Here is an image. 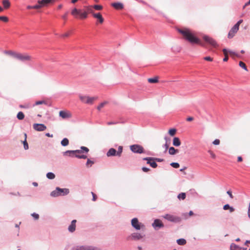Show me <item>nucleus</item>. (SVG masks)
I'll return each mask as SVG.
<instances>
[{
    "instance_id": "nucleus-1",
    "label": "nucleus",
    "mask_w": 250,
    "mask_h": 250,
    "mask_svg": "<svg viewBox=\"0 0 250 250\" xmlns=\"http://www.w3.org/2000/svg\"><path fill=\"white\" fill-rule=\"evenodd\" d=\"M178 32L182 35L183 38L190 44L203 45L201 41L197 38L195 33L190 29L187 28L179 29Z\"/></svg>"
},
{
    "instance_id": "nucleus-2",
    "label": "nucleus",
    "mask_w": 250,
    "mask_h": 250,
    "mask_svg": "<svg viewBox=\"0 0 250 250\" xmlns=\"http://www.w3.org/2000/svg\"><path fill=\"white\" fill-rule=\"evenodd\" d=\"M4 53L22 62L30 61L32 59L31 56L26 53L22 54L11 50L5 51Z\"/></svg>"
},
{
    "instance_id": "nucleus-3",
    "label": "nucleus",
    "mask_w": 250,
    "mask_h": 250,
    "mask_svg": "<svg viewBox=\"0 0 250 250\" xmlns=\"http://www.w3.org/2000/svg\"><path fill=\"white\" fill-rule=\"evenodd\" d=\"M71 14L76 18L80 19H85L87 18V12L83 11L81 9H78L76 8L73 9Z\"/></svg>"
},
{
    "instance_id": "nucleus-4",
    "label": "nucleus",
    "mask_w": 250,
    "mask_h": 250,
    "mask_svg": "<svg viewBox=\"0 0 250 250\" xmlns=\"http://www.w3.org/2000/svg\"><path fill=\"white\" fill-rule=\"evenodd\" d=\"M69 192V190L68 188H61L57 187L55 190L51 192L50 195L53 197H57L67 195Z\"/></svg>"
},
{
    "instance_id": "nucleus-5",
    "label": "nucleus",
    "mask_w": 250,
    "mask_h": 250,
    "mask_svg": "<svg viewBox=\"0 0 250 250\" xmlns=\"http://www.w3.org/2000/svg\"><path fill=\"white\" fill-rule=\"evenodd\" d=\"M81 150H67L63 152L64 155H68L71 157L74 156L76 153H82L83 152H85L86 153H88L89 151V149L85 146H82L81 147Z\"/></svg>"
},
{
    "instance_id": "nucleus-6",
    "label": "nucleus",
    "mask_w": 250,
    "mask_h": 250,
    "mask_svg": "<svg viewBox=\"0 0 250 250\" xmlns=\"http://www.w3.org/2000/svg\"><path fill=\"white\" fill-rule=\"evenodd\" d=\"M123 152V146H119L118 148V151L113 148H111L109 149L106 153V155L108 157L118 156L120 157Z\"/></svg>"
},
{
    "instance_id": "nucleus-7",
    "label": "nucleus",
    "mask_w": 250,
    "mask_h": 250,
    "mask_svg": "<svg viewBox=\"0 0 250 250\" xmlns=\"http://www.w3.org/2000/svg\"><path fill=\"white\" fill-rule=\"evenodd\" d=\"M79 98L83 103L87 104H92L93 102L97 99L96 97H90L83 95H80Z\"/></svg>"
},
{
    "instance_id": "nucleus-8",
    "label": "nucleus",
    "mask_w": 250,
    "mask_h": 250,
    "mask_svg": "<svg viewBox=\"0 0 250 250\" xmlns=\"http://www.w3.org/2000/svg\"><path fill=\"white\" fill-rule=\"evenodd\" d=\"M203 39L205 41V42H206L207 43H208L211 46L214 47H217L218 46V44L216 42V41L212 38L207 35H204L203 37Z\"/></svg>"
},
{
    "instance_id": "nucleus-9",
    "label": "nucleus",
    "mask_w": 250,
    "mask_h": 250,
    "mask_svg": "<svg viewBox=\"0 0 250 250\" xmlns=\"http://www.w3.org/2000/svg\"><path fill=\"white\" fill-rule=\"evenodd\" d=\"M130 148L134 153L141 154L144 152V147L139 145H133L130 146Z\"/></svg>"
},
{
    "instance_id": "nucleus-10",
    "label": "nucleus",
    "mask_w": 250,
    "mask_h": 250,
    "mask_svg": "<svg viewBox=\"0 0 250 250\" xmlns=\"http://www.w3.org/2000/svg\"><path fill=\"white\" fill-rule=\"evenodd\" d=\"M131 225L136 230H140L141 228L144 227V225L139 222L137 218H134L131 220Z\"/></svg>"
},
{
    "instance_id": "nucleus-11",
    "label": "nucleus",
    "mask_w": 250,
    "mask_h": 250,
    "mask_svg": "<svg viewBox=\"0 0 250 250\" xmlns=\"http://www.w3.org/2000/svg\"><path fill=\"white\" fill-rule=\"evenodd\" d=\"M54 1L55 0H39L37 1V4L39 9L43 7L47 6L48 4H49L50 3H53Z\"/></svg>"
},
{
    "instance_id": "nucleus-12",
    "label": "nucleus",
    "mask_w": 250,
    "mask_h": 250,
    "mask_svg": "<svg viewBox=\"0 0 250 250\" xmlns=\"http://www.w3.org/2000/svg\"><path fill=\"white\" fill-rule=\"evenodd\" d=\"M164 218L169 221L175 223L180 222L181 220L180 217L168 214H166Z\"/></svg>"
},
{
    "instance_id": "nucleus-13",
    "label": "nucleus",
    "mask_w": 250,
    "mask_h": 250,
    "mask_svg": "<svg viewBox=\"0 0 250 250\" xmlns=\"http://www.w3.org/2000/svg\"><path fill=\"white\" fill-rule=\"evenodd\" d=\"M144 160L147 161V164H149L152 167L156 168L157 167V164L154 161V158L146 157L143 159Z\"/></svg>"
},
{
    "instance_id": "nucleus-14",
    "label": "nucleus",
    "mask_w": 250,
    "mask_h": 250,
    "mask_svg": "<svg viewBox=\"0 0 250 250\" xmlns=\"http://www.w3.org/2000/svg\"><path fill=\"white\" fill-rule=\"evenodd\" d=\"M59 116L62 119H68L72 117L70 112L67 110H61L59 112Z\"/></svg>"
},
{
    "instance_id": "nucleus-15",
    "label": "nucleus",
    "mask_w": 250,
    "mask_h": 250,
    "mask_svg": "<svg viewBox=\"0 0 250 250\" xmlns=\"http://www.w3.org/2000/svg\"><path fill=\"white\" fill-rule=\"evenodd\" d=\"M33 126V128L38 131H44L46 129V126L42 124H34Z\"/></svg>"
},
{
    "instance_id": "nucleus-16",
    "label": "nucleus",
    "mask_w": 250,
    "mask_h": 250,
    "mask_svg": "<svg viewBox=\"0 0 250 250\" xmlns=\"http://www.w3.org/2000/svg\"><path fill=\"white\" fill-rule=\"evenodd\" d=\"M143 237V236L141 234L135 232L132 233L131 235L127 238V239L132 240H139L142 239Z\"/></svg>"
},
{
    "instance_id": "nucleus-17",
    "label": "nucleus",
    "mask_w": 250,
    "mask_h": 250,
    "mask_svg": "<svg viewBox=\"0 0 250 250\" xmlns=\"http://www.w3.org/2000/svg\"><path fill=\"white\" fill-rule=\"evenodd\" d=\"M239 28L234 25L229 31L228 35V38L229 39L232 38L235 36V34L237 32Z\"/></svg>"
},
{
    "instance_id": "nucleus-18",
    "label": "nucleus",
    "mask_w": 250,
    "mask_h": 250,
    "mask_svg": "<svg viewBox=\"0 0 250 250\" xmlns=\"http://www.w3.org/2000/svg\"><path fill=\"white\" fill-rule=\"evenodd\" d=\"M76 220H73L71 221L70 225L68 226V230L70 232H73L76 229Z\"/></svg>"
},
{
    "instance_id": "nucleus-19",
    "label": "nucleus",
    "mask_w": 250,
    "mask_h": 250,
    "mask_svg": "<svg viewBox=\"0 0 250 250\" xmlns=\"http://www.w3.org/2000/svg\"><path fill=\"white\" fill-rule=\"evenodd\" d=\"M95 248L92 246H81L77 247L72 250H94Z\"/></svg>"
},
{
    "instance_id": "nucleus-20",
    "label": "nucleus",
    "mask_w": 250,
    "mask_h": 250,
    "mask_svg": "<svg viewBox=\"0 0 250 250\" xmlns=\"http://www.w3.org/2000/svg\"><path fill=\"white\" fill-rule=\"evenodd\" d=\"M154 228H162L164 227V225L162 221L159 219H155L154 223L152 224Z\"/></svg>"
},
{
    "instance_id": "nucleus-21",
    "label": "nucleus",
    "mask_w": 250,
    "mask_h": 250,
    "mask_svg": "<svg viewBox=\"0 0 250 250\" xmlns=\"http://www.w3.org/2000/svg\"><path fill=\"white\" fill-rule=\"evenodd\" d=\"M93 16L94 18H96L99 22L101 24H102L104 22V19L103 18L102 15L100 13H93Z\"/></svg>"
},
{
    "instance_id": "nucleus-22",
    "label": "nucleus",
    "mask_w": 250,
    "mask_h": 250,
    "mask_svg": "<svg viewBox=\"0 0 250 250\" xmlns=\"http://www.w3.org/2000/svg\"><path fill=\"white\" fill-rule=\"evenodd\" d=\"M111 5L117 10H121L124 8L123 4L121 2L112 3Z\"/></svg>"
},
{
    "instance_id": "nucleus-23",
    "label": "nucleus",
    "mask_w": 250,
    "mask_h": 250,
    "mask_svg": "<svg viewBox=\"0 0 250 250\" xmlns=\"http://www.w3.org/2000/svg\"><path fill=\"white\" fill-rule=\"evenodd\" d=\"M2 4L3 6V9H8L11 6V3L9 0H2Z\"/></svg>"
},
{
    "instance_id": "nucleus-24",
    "label": "nucleus",
    "mask_w": 250,
    "mask_h": 250,
    "mask_svg": "<svg viewBox=\"0 0 250 250\" xmlns=\"http://www.w3.org/2000/svg\"><path fill=\"white\" fill-rule=\"evenodd\" d=\"M223 209L224 210H229V212L231 213L234 211L235 208L232 207H230L229 204H226L223 206Z\"/></svg>"
},
{
    "instance_id": "nucleus-25",
    "label": "nucleus",
    "mask_w": 250,
    "mask_h": 250,
    "mask_svg": "<svg viewBox=\"0 0 250 250\" xmlns=\"http://www.w3.org/2000/svg\"><path fill=\"white\" fill-rule=\"evenodd\" d=\"M173 145L175 146H179L181 145V141L179 138L174 137L173 140Z\"/></svg>"
},
{
    "instance_id": "nucleus-26",
    "label": "nucleus",
    "mask_w": 250,
    "mask_h": 250,
    "mask_svg": "<svg viewBox=\"0 0 250 250\" xmlns=\"http://www.w3.org/2000/svg\"><path fill=\"white\" fill-rule=\"evenodd\" d=\"M178 152L179 150L178 149H175L173 147H170L168 150V153L170 155H174Z\"/></svg>"
},
{
    "instance_id": "nucleus-27",
    "label": "nucleus",
    "mask_w": 250,
    "mask_h": 250,
    "mask_svg": "<svg viewBox=\"0 0 250 250\" xmlns=\"http://www.w3.org/2000/svg\"><path fill=\"white\" fill-rule=\"evenodd\" d=\"M241 248L234 243H232L230 247V250H241Z\"/></svg>"
},
{
    "instance_id": "nucleus-28",
    "label": "nucleus",
    "mask_w": 250,
    "mask_h": 250,
    "mask_svg": "<svg viewBox=\"0 0 250 250\" xmlns=\"http://www.w3.org/2000/svg\"><path fill=\"white\" fill-rule=\"evenodd\" d=\"M17 117L20 120H23L24 118V114L22 112L20 111L18 113Z\"/></svg>"
},
{
    "instance_id": "nucleus-29",
    "label": "nucleus",
    "mask_w": 250,
    "mask_h": 250,
    "mask_svg": "<svg viewBox=\"0 0 250 250\" xmlns=\"http://www.w3.org/2000/svg\"><path fill=\"white\" fill-rule=\"evenodd\" d=\"M69 144V140L67 138H64L62 139V140L61 141V145L62 146H65L68 145Z\"/></svg>"
},
{
    "instance_id": "nucleus-30",
    "label": "nucleus",
    "mask_w": 250,
    "mask_h": 250,
    "mask_svg": "<svg viewBox=\"0 0 250 250\" xmlns=\"http://www.w3.org/2000/svg\"><path fill=\"white\" fill-rule=\"evenodd\" d=\"M81 153H76L75 154V156L79 159H86L87 158L86 155L84 154H81Z\"/></svg>"
},
{
    "instance_id": "nucleus-31",
    "label": "nucleus",
    "mask_w": 250,
    "mask_h": 250,
    "mask_svg": "<svg viewBox=\"0 0 250 250\" xmlns=\"http://www.w3.org/2000/svg\"><path fill=\"white\" fill-rule=\"evenodd\" d=\"M177 243L179 245H184L186 244V240L183 238L179 239L177 240Z\"/></svg>"
},
{
    "instance_id": "nucleus-32",
    "label": "nucleus",
    "mask_w": 250,
    "mask_h": 250,
    "mask_svg": "<svg viewBox=\"0 0 250 250\" xmlns=\"http://www.w3.org/2000/svg\"><path fill=\"white\" fill-rule=\"evenodd\" d=\"M24 136H25V140L23 142V146H24V148L25 150H27L28 149V143L26 141V137H27V135H26V134H24Z\"/></svg>"
},
{
    "instance_id": "nucleus-33",
    "label": "nucleus",
    "mask_w": 250,
    "mask_h": 250,
    "mask_svg": "<svg viewBox=\"0 0 250 250\" xmlns=\"http://www.w3.org/2000/svg\"><path fill=\"white\" fill-rule=\"evenodd\" d=\"M148 82L149 83H157L158 82V79L157 77L149 78L148 79Z\"/></svg>"
},
{
    "instance_id": "nucleus-34",
    "label": "nucleus",
    "mask_w": 250,
    "mask_h": 250,
    "mask_svg": "<svg viewBox=\"0 0 250 250\" xmlns=\"http://www.w3.org/2000/svg\"><path fill=\"white\" fill-rule=\"evenodd\" d=\"M46 177L49 179H53L55 177V175L53 173L48 172L46 174Z\"/></svg>"
},
{
    "instance_id": "nucleus-35",
    "label": "nucleus",
    "mask_w": 250,
    "mask_h": 250,
    "mask_svg": "<svg viewBox=\"0 0 250 250\" xmlns=\"http://www.w3.org/2000/svg\"><path fill=\"white\" fill-rule=\"evenodd\" d=\"M93 6H88L86 7V11H85L86 12H87V14L88 13H91V14H93L94 13L93 12Z\"/></svg>"
},
{
    "instance_id": "nucleus-36",
    "label": "nucleus",
    "mask_w": 250,
    "mask_h": 250,
    "mask_svg": "<svg viewBox=\"0 0 250 250\" xmlns=\"http://www.w3.org/2000/svg\"><path fill=\"white\" fill-rule=\"evenodd\" d=\"M186 196V195L185 193H181L178 195V198L180 200V199L184 200L185 199Z\"/></svg>"
},
{
    "instance_id": "nucleus-37",
    "label": "nucleus",
    "mask_w": 250,
    "mask_h": 250,
    "mask_svg": "<svg viewBox=\"0 0 250 250\" xmlns=\"http://www.w3.org/2000/svg\"><path fill=\"white\" fill-rule=\"evenodd\" d=\"M26 8L27 9H37V10L39 9L37 4L35 5H33V6L28 5L26 7Z\"/></svg>"
},
{
    "instance_id": "nucleus-38",
    "label": "nucleus",
    "mask_w": 250,
    "mask_h": 250,
    "mask_svg": "<svg viewBox=\"0 0 250 250\" xmlns=\"http://www.w3.org/2000/svg\"><path fill=\"white\" fill-rule=\"evenodd\" d=\"M239 66L241 67L244 68L245 70L248 71L247 68V66H246L245 63H244L243 62L240 61L239 62Z\"/></svg>"
},
{
    "instance_id": "nucleus-39",
    "label": "nucleus",
    "mask_w": 250,
    "mask_h": 250,
    "mask_svg": "<svg viewBox=\"0 0 250 250\" xmlns=\"http://www.w3.org/2000/svg\"><path fill=\"white\" fill-rule=\"evenodd\" d=\"M176 132V130L174 128L170 129L168 131V133H169V135L171 136H174Z\"/></svg>"
},
{
    "instance_id": "nucleus-40",
    "label": "nucleus",
    "mask_w": 250,
    "mask_h": 250,
    "mask_svg": "<svg viewBox=\"0 0 250 250\" xmlns=\"http://www.w3.org/2000/svg\"><path fill=\"white\" fill-rule=\"evenodd\" d=\"M93 7L96 10H101L103 9V6L101 5H94Z\"/></svg>"
},
{
    "instance_id": "nucleus-41",
    "label": "nucleus",
    "mask_w": 250,
    "mask_h": 250,
    "mask_svg": "<svg viewBox=\"0 0 250 250\" xmlns=\"http://www.w3.org/2000/svg\"><path fill=\"white\" fill-rule=\"evenodd\" d=\"M8 18L6 16H0V21L7 22L8 21Z\"/></svg>"
},
{
    "instance_id": "nucleus-42",
    "label": "nucleus",
    "mask_w": 250,
    "mask_h": 250,
    "mask_svg": "<svg viewBox=\"0 0 250 250\" xmlns=\"http://www.w3.org/2000/svg\"><path fill=\"white\" fill-rule=\"evenodd\" d=\"M93 164H94V162L93 161H91L90 159H88L87 160V162H86V165L87 167H90Z\"/></svg>"
},
{
    "instance_id": "nucleus-43",
    "label": "nucleus",
    "mask_w": 250,
    "mask_h": 250,
    "mask_svg": "<svg viewBox=\"0 0 250 250\" xmlns=\"http://www.w3.org/2000/svg\"><path fill=\"white\" fill-rule=\"evenodd\" d=\"M170 166H172L173 167L176 168H177L179 167H180V165L178 163H174V162L171 163L170 164Z\"/></svg>"
},
{
    "instance_id": "nucleus-44",
    "label": "nucleus",
    "mask_w": 250,
    "mask_h": 250,
    "mask_svg": "<svg viewBox=\"0 0 250 250\" xmlns=\"http://www.w3.org/2000/svg\"><path fill=\"white\" fill-rule=\"evenodd\" d=\"M229 53L230 56L233 58H234L235 57H238V55L235 52H234L233 51H229Z\"/></svg>"
},
{
    "instance_id": "nucleus-45",
    "label": "nucleus",
    "mask_w": 250,
    "mask_h": 250,
    "mask_svg": "<svg viewBox=\"0 0 250 250\" xmlns=\"http://www.w3.org/2000/svg\"><path fill=\"white\" fill-rule=\"evenodd\" d=\"M208 152L209 153V154L210 155L211 157L213 158V159H215L216 158V155L211 150H208Z\"/></svg>"
},
{
    "instance_id": "nucleus-46",
    "label": "nucleus",
    "mask_w": 250,
    "mask_h": 250,
    "mask_svg": "<svg viewBox=\"0 0 250 250\" xmlns=\"http://www.w3.org/2000/svg\"><path fill=\"white\" fill-rule=\"evenodd\" d=\"M31 215L34 217V218L36 220H38L39 218V214L36 213H33L31 214Z\"/></svg>"
},
{
    "instance_id": "nucleus-47",
    "label": "nucleus",
    "mask_w": 250,
    "mask_h": 250,
    "mask_svg": "<svg viewBox=\"0 0 250 250\" xmlns=\"http://www.w3.org/2000/svg\"><path fill=\"white\" fill-rule=\"evenodd\" d=\"M105 104H106L105 103H101V104H100V105L97 107V109H98V110H101V109L102 108H103V107L104 106V105H105Z\"/></svg>"
},
{
    "instance_id": "nucleus-48",
    "label": "nucleus",
    "mask_w": 250,
    "mask_h": 250,
    "mask_svg": "<svg viewBox=\"0 0 250 250\" xmlns=\"http://www.w3.org/2000/svg\"><path fill=\"white\" fill-rule=\"evenodd\" d=\"M242 22H243V20H240L234 25V26H236L237 28H239V26H240V24L242 23Z\"/></svg>"
},
{
    "instance_id": "nucleus-49",
    "label": "nucleus",
    "mask_w": 250,
    "mask_h": 250,
    "mask_svg": "<svg viewBox=\"0 0 250 250\" xmlns=\"http://www.w3.org/2000/svg\"><path fill=\"white\" fill-rule=\"evenodd\" d=\"M220 141L219 139H215L213 142V144L214 145H218L220 144Z\"/></svg>"
},
{
    "instance_id": "nucleus-50",
    "label": "nucleus",
    "mask_w": 250,
    "mask_h": 250,
    "mask_svg": "<svg viewBox=\"0 0 250 250\" xmlns=\"http://www.w3.org/2000/svg\"><path fill=\"white\" fill-rule=\"evenodd\" d=\"M204 59L206 61H210V62H211L213 60V59L212 58H211L210 57H208V56L204 57Z\"/></svg>"
},
{
    "instance_id": "nucleus-51",
    "label": "nucleus",
    "mask_w": 250,
    "mask_h": 250,
    "mask_svg": "<svg viewBox=\"0 0 250 250\" xmlns=\"http://www.w3.org/2000/svg\"><path fill=\"white\" fill-rule=\"evenodd\" d=\"M227 193L229 195V196L230 197V198L231 199H232L233 198V196L232 195V192H231V191L230 190H228L227 192Z\"/></svg>"
},
{
    "instance_id": "nucleus-52",
    "label": "nucleus",
    "mask_w": 250,
    "mask_h": 250,
    "mask_svg": "<svg viewBox=\"0 0 250 250\" xmlns=\"http://www.w3.org/2000/svg\"><path fill=\"white\" fill-rule=\"evenodd\" d=\"M142 170L144 172H147L150 170V169L146 167H143Z\"/></svg>"
},
{
    "instance_id": "nucleus-53",
    "label": "nucleus",
    "mask_w": 250,
    "mask_h": 250,
    "mask_svg": "<svg viewBox=\"0 0 250 250\" xmlns=\"http://www.w3.org/2000/svg\"><path fill=\"white\" fill-rule=\"evenodd\" d=\"M117 124V122H108L107 123V125H116Z\"/></svg>"
},
{
    "instance_id": "nucleus-54",
    "label": "nucleus",
    "mask_w": 250,
    "mask_h": 250,
    "mask_svg": "<svg viewBox=\"0 0 250 250\" xmlns=\"http://www.w3.org/2000/svg\"><path fill=\"white\" fill-rule=\"evenodd\" d=\"M91 194L93 196V201H95L97 198L96 195L93 192H91Z\"/></svg>"
},
{
    "instance_id": "nucleus-55",
    "label": "nucleus",
    "mask_w": 250,
    "mask_h": 250,
    "mask_svg": "<svg viewBox=\"0 0 250 250\" xmlns=\"http://www.w3.org/2000/svg\"><path fill=\"white\" fill-rule=\"evenodd\" d=\"M70 34V32H68L65 33L64 34L62 35V37H67L69 36Z\"/></svg>"
},
{
    "instance_id": "nucleus-56",
    "label": "nucleus",
    "mask_w": 250,
    "mask_h": 250,
    "mask_svg": "<svg viewBox=\"0 0 250 250\" xmlns=\"http://www.w3.org/2000/svg\"><path fill=\"white\" fill-rule=\"evenodd\" d=\"M223 53H224L225 56H228V54L229 53V51H228L226 49H223Z\"/></svg>"
},
{
    "instance_id": "nucleus-57",
    "label": "nucleus",
    "mask_w": 250,
    "mask_h": 250,
    "mask_svg": "<svg viewBox=\"0 0 250 250\" xmlns=\"http://www.w3.org/2000/svg\"><path fill=\"white\" fill-rule=\"evenodd\" d=\"M154 161L156 162H163L164 161V159H160V158H154Z\"/></svg>"
},
{
    "instance_id": "nucleus-58",
    "label": "nucleus",
    "mask_w": 250,
    "mask_h": 250,
    "mask_svg": "<svg viewBox=\"0 0 250 250\" xmlns=\"http://www.w3.org/2000/svg\"><path fill=\"white\" fill-rule=\"evenodd\" d=\"M248 217L250 219V203H249V207H248Z\"/></svg>"
},
{
    "instance_id": "nucleus-59",
    "label": "nucleus",
    "mask_w": 250,
    "mask_h": 250,
    "mask_svg": "<svg viewBox=\"0 0 250 250\" xmlns=\"http://www.w3.org/2000/svg\"><path fill=\"white\" fill-rule=\"evenodd\" d=\"M44 103H45L44 101H37L36 102V105L41 104H42Z\"/></svg>"
},
{
    "instance_id": "nucleus-60",
    "label": "nucleus",
    "mask_w": 250,
    "mask_h": 250,
    "mask_svg": "<svg viewBox=\"0 0 250 250\" xmlns=\"http://www.w3.org/2000/svg\"><path fill=\"white\" fill-rule=\"evenodd\" d=\"M193 120V118L192 117H189L187 119V121L188 122H190Z\"/></svg>"
},
{
    "instance_id": "nucleus-61",
    "label": "nucleus",
    "mask_w": 250,
    "mask_h": 250,
    "mask_svg": "<svg viewBox=\"0 0 250 250\" xmlns=\"http://www.w3.org/2000/svg\"><path fill=\"white\" fill-rule=\"evenodd\" d=\"M250 4V0H249L247 2H246L243 6V8H245L247 6H248Z\"/></svg>"
},
{
    "instance_id": "nucleus-62",
    "label": "nucleus",
    "mask_w": 250,
    "mask_h": 250,
    "mask_svg": "<svg viewBox=\"0 0 250 250\" xmlns=\"http://www.w3.org/2000/svg\"><path fill=\"white\" fill-rule=\"evenodd\" d=\"M45 135L48 137H53V135L52 134H50V133H46L45 134Z\"/></svg>"
},
{
    "instance_id": "nucleus-63",
    "label": "nucleus",
    "mask_w": 250,
    "mask_h": 250,
    "mask_svg": "<svg viewBox=\"0 0 250 250\" xmlns=\"http://www.w3.org/2000/svg\"><path fill=\"white\" fill-rule=\"evenodd\" d=\"M237 160H238V162H242V160H243V159L242 158V157L241 156H238V158H237Z\"/></svg>"
},
{
    "instance_id": "nucleus-64",
    "label": "nucleus",
    "mask_w": 250,
    "mask_h": 250,
    "mask_svg": "<svg viewBox=\"0 0 250 250\" xmlns=\"http://www.w3.org/2000/svg\"><path fill=\"white\" fill-rule=\"evenodd\" d=\"M229 57L228 56H225V58L223 59L224 62H227L228 60Z\"/></svg>"
}]
</instances>
